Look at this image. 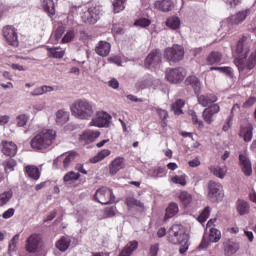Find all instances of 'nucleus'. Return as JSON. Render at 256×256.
<instances>
[{
  "instance_id": "obj_34",
  "label": "nucleus",
  "mask_w": 256,
  "mask_h": 256,
  "mask_svg": "<svg viewBox=\"0 0 256 256\" xmlns=\"http://www.w3.org/2000/svg\"><path fill=\"white\" fill-rule=\"evenodd\" d=\"M41 7L48 15L55 14V3L53 0H40Z\"/></svg>"
},
{
  "instance_id": "obj_11",
  "label": "nucleus",
  "mask_w": 256,
  "mask_h": 256,
  "mask_svg": "<svg viewBox=\"0 0 256 256\" xmlns=\"http://www.w3.org/2000/svg\"><path fill=\"white\" fill-rule=\"evenodd\" d=\"M249 15H251V9L239 11L235 15H232L227 20L223 21L222 26L225 27L227 23H229L230 25H240V23H243V21H245V19H247Z\"/></svg>"
},
{
  "instance_id": "obj_31",
  "label": "nucleus",
  "mask_w": 256,
  "mask_h": 256,
  "mask_svg": "<svg viewBox=\"0 0 256 256\" xmlns=\"http://www.w3.org/2000/svg\"><path fill=\"white\" fill-rule=\"evenodd\" d=\"M71 245V238L63 236L56 242V247L59 251H67Z\"/></svg>"
},
{
  "instance_id": "obj_19",
  "label": "nucleus",
  "mask_w": 256,
  "mask_h": 256,
  "mask_svg": "<svg viewBox=\"0 0 256 256\" xmlns=\"http://www.w3.org/2000/svg\"><path fill=\"white\" fill-rule=\"evenodd\" d=\"M100 135H101V132L99 131L86 130L80 136V143H84V144L93 143V141H95V139H97Z\"/></svg>"
},
{
  "instance_id": "obj_63",
  "label": "nucleus",
  "mask_w": 256,
  "mask_h": 256,
  "mask_svg": "<svg viewBox=\"0 0 256 256\" xmlns=\"http://www.w3.org/2000/svg\"><path fill=\"white\" fill-rule=\"evenodd\" d=\"M159 253V244H153L150 247V256H157Z\"/></svg>"
},
{
  "instance_id": "obj_57",
  "label": "nucleus",
  "mask_w": 256,
  "mask_h": 256,
  "mask_svg": "<svg viewBox=\"0 0 256 256\" xmlns=\"http://www.w3.org/2000/svg\"><path fill=\"white\" fill-rule=\"evenodd\" d=\"M151 85H153L151 80H140L136 83L138 89H147V87H151Z\"/></svg>"
},
{
  "instance_id": "obj_36",
  "label": "nucleus",
  "mask_w": 256,
  "mask_h": 256,
  "mask_svg": "<svg viewBox=\"0 0 256 256\" xmlns=\"http://www.w3.org/2000/svg\"><path fill=\"white\" fill-rule=\"evenodd\" d=\"M222 59L223 55L221 53L213 51L207 56L206 61L208 65H217V63H221Z\"/></svg>"
},
{
  "instance_id": "obj_53",
  "label": "nucleus",
  "mask_w": 256,
  "mask_h": 256,
  "mask_svg": "<svg viewBox=\"0 0 256 256\" xmlns=\"http://www.w3.org/2000/svg\"><path fill=\"white\" fill-rule=\"evenodd\" d=\"M210 213H211V209L209 207H206L198 217L199 223H205V221L209 219Z\"/></svg>"
},
{
  "instance_id": "obj_22",
  "label": "nucleus",
  "mask_w": 256,
  "mask_h": 256,
  "mask_svg": "<svg viewBox=\"0 0 256 256\" xmlns=\"http://www.w3.org/2000/svg\"><path fill=\"white\" fill-rule=\"evenodd\" d=\"M239 135L246 143H249V141L253 139V125L248 123L244 126H241Z\"/></svg>"
},
{
  "instance_id": "obj_48",
  "label": "nucleus",
  "mask_w": 256,
  "mask_h": 256,
  "mask_svg": "<svg viewBox=\"0 0 256 256\" xmlns=\"http://www.w3.org/2000/svg\"><path fill=\"white\" fill-rule=\"evenodd\" d=\"M126 203L129 207H139V209H145V204L140 200H137L135 197H128Z\"/></svg>"
},
{
  "instance_id": "obj_3",
  "label": "nucleus",
  "mask_w": 256,
  "mask_h": 256,
  "mask_svg": "<svg viewBox=\"0 0 256 256\" xmlns=\"http://www.w3.org/2000/svg\"><path fill=\"white\" fill-rule=\"evenodd\" d=\"M168 241L173 245H182L180 253L183 254L189 249V235L181 224H174L168 231Z\"/></svg>"
},
{
  "instance_id": "obj_41",
  "label": "nucleus",
  "mask_w": 256,
  "mask_h": 256,
  "mask_svg": "<svg viewBox=\"0 0 256 256\" xmlns=\"http://www.w3.org/2000/svg\"><path fill=\"white\" fill-rule=\"evenodd\" d=\"M111 155V150L109 149H103L100 152L97 153L96 156L90 159L92 163H99V161H103V159H106V157H109Z\"/></svg>"
},
{
  "instance_id": "obj_54",
  "label": "nucleus",
  "mask_w": 256,
  "mask_h": 256,
  "mask_svg": "<svg viewBox=\"0 0 256 256\" xmlns=\"http://www.w3.org/2000/svg\"><path fill=\"white\" fill-rule=\"evenodd\" d=\"M18 127H25L27 125V121H29V116L25 114H20L16 118Z\"/></svg>"
},
{
  "instance_id": "obj_7",
  "label": "nucleus",
  "mask_w": 256,
  "mask_h": 256,
  "mask_svg": "<svg viewBox=\"0 0 256 256\" xmlns=\"http://www.w3.org/2000/svg\"><path fill=\"white\" fill-rule=\"evenodd\" d=\"M183 57H185V50L183 46L174 44L172 47H168L164 51V58L167 61H172L173 63H177L178 61H182Z\"/></svg>"
},
{
  "instance_id": "obj_56",
  "label": "nucleus",
  "mask_w": 256,
  "mask_h": 256,
  "mask_svg": "<svg viewBox=\"0 0 256 256\" xmlns=\"http://www.w3.org/2000/svg\"><path fill=\"white\" fill-rule=\"evenodd\" d=\"M192 122L194 125H198L199 129H204L205 123L197 118L196 112H191Z\"/></svg>"
},
{
  "instance_id": "obj_18",
  "label": "nucleus",
  "mask_w": 256,
  "mask_h": 256,
  "mask_svg": "<svg viewBox=\"0 0 256 256\" xmlns=\"http://www.w3.org/2000/svg\"><path fill=\"white\" fill-rule=\"evenodd\" d=\"M2 153L8 157H15L17 155V144L11 141L2 142Z\"/></svg>"
},
{
  "instance_id": "obj_32",
  "label": "nucleus",
  "mask_w": 256,
  "mask_h": 256,
  "mask_svg": "<svg viewBox=\"0 0 256 256\" xmlns=\"http://www.w3.org/2000/svg\"><path fill=\"white\" fill-rule=\"evenodd\" d=\"M177 213H179V205L175 202H172L166 208V213H165L164 219H171V218L175 217V215H177Z\"/></svg>"
},
{
  "instance_id": "obj_52",
  "label": "nucleus",
  "mask_w": 256,
  "mask_h": 256,
  "mask_svg": "<svg viewBox=\"0 0 256 256\" xmlns=\"http://www.w3.org/2000/svg\"><path fill=\"white\" fill-rule=\"evenodd\" d=\"M210 71H219L220 73L228 75V77L233 76V71L231 70V67H211Z\"/></svg>"
},
{
  "instance_id": "obj_9",
  "label": "nucleus",
  "mask_w": 256,
  "mask_h": 256,
  "mask_svg": "<svg viewBox=\"0 0 256 256\" xmlns=\"http://www.w3.org/2000/svg\"><path fill=\"white\" fill-rule=\"evenodd\" d=\"M187 77V72L183 68H172L166 72V79L169 83H181Z\"/></svg>"
},
{
  "instance_id": "obj_5",
  "label": "nucleus",
  "mask_w": 256,
  "mask_h": 256,
  "mask_svg": "<svg viewBox=\"0 0 256 256\" xmlns=\"http://www.w3.org/2000/svg\"><path fill=\"white\" fill-rule=\"evenodd\" d=\"M208 199L212 203H221L225 199V192H223V185L221 183L215 181L208 183Z\"/></svg>"
},
{
  "instance_id": "obj_35",
  "label": "nucleus",
  "mask_w": 256,
  "mask_h": 256,
  "mask_svg": "<svg viewBox=\"0 0 256 256\" xmlns=\"http://www.w3.org/2000/svg\"><path fill=\"white\" fill-rule=\"evenodd\" d=\"M185 107V100L178 99L171 105V111L174 115H183V108Z\"/></svg>"
},
{
  "instance_id": "obj_15",
  "label": "nucleus",
  "mask_w": 256,
  "mask_h": 256,
  "mask_svg": "<svg viewBox=\"0 0 256 256\" xmlns=\"http://www.w3.org/2000/svg\"><path fill=\"white\" fill-rule=\"evenodd\" d=\"M153 7L162 13H169V11H173L175 4L172 2V0H156Z\"/></svg>"
},
{
  "instance_id": "obj_37",
  "label": "nucleus",
  "mask_w": 256,
  "mask_h": 256,
  "mask_svg": "<svg viewBox=\"0 0 256 256\" xmlns=\"http://www.w3.org/2000/svg\"><path fill=\"white\" fill-rule=\"evenodd\" d=\"M62 157L63 167L64 169H68L71 166V162L75 161V157H77V152H69L64 154Z\"/></svg>"
},
{
  "instance_id": "obj_50",
  "label": "nucleus",
  "mask_w": 256,
  "mask_h": 256,
  "mask_svg": "<svg viewBox=\"0 0 256 256\" xmlns=\"http://www.w3.org/2000/svg\"><path fill=\"white\" fill-rule=\"evenodd\" d=\"M125 1L126 0H114L113 1L114 13H121V11H123V9H125Z\"/></svg>"
},
{
  "instance_id": "obj_4",
  "label": "nucleus",
  "mask_w": 256,
  "mask_h": 256,
  "mask_svg": "<svg viewBox=\"0 0 256 256\" xmlns=\"http://www.w3.org/2000/svg\"><path fill=\"white\" fill-rule=\"evenodd\" d=\"M71 113L76 119L89 121L95 115L93 103L87 99H78L71 106Z\"/></svg>"
},
{
  "instance_id": "obj_13",
  "label": "nucleus",
  "mask_w": 256,
  "mask_h": 256,
  "mask_svg": "<svg viewBox=\"0 0 256 256\" xmlns=\"http://www.w3.org/2000/svg\"><path fill=\"white\" fill-rule=\"evenodd\" d=\"M41 236L32 234L26 242V251L29 253H37L40 249Z\"/></svg>"
},
{
  "instance_id": "obj_49",
  "label": "nucleus",
  "mask_w": 256,
  "mask_h": 256,
  "mask_svg": "<svg viewBox=\"0 0 256 256\" xmlns=\"http://www.w3.org/2000/svg\"><path fill=\"white\" fill-rule=\"evenodd\" d=\"M81 177V174L79 172L70 171L66 173L63 177L64 183H69L70 181H77Z\"/></svg>"
},
{
  "instance_id": "obj_62",
  "label": "nucleus",
  "mask_w": 256,
  "mask_h": 256,
  "mask_svg": "<svg viewBox=\"0 0 256 256\" xmlns=\"http://www.w3.org/2000/svg\"><path fill=\"white\" fill-rule=\"evenodd\" d=\"M156 111H157L160 119H162V121H165V119H167V117H168L167 110H163L161 108H156Z\"/></svg>"
},
{
  "instance_id": "obj_30",
  "label": "nucleus",
  "mask_w": 256,
  "mask_h": 256,
  "mask_svg": "<svg viewBox=\"0 0 256 256\" xmlns=\"http://www.w3.org/2000/svg\"><path fill=\"white\" fill-rule=\"evenodd\" d=\"M185 85H190V87L194 89L195 93H199V91H201V82L196 76H189L186 78Z\"/></svg>"
},
{
  "instance_id": "obj_40",
  "label": "nucleus",
  "mask_w": 256,
  "mask_h": 256,
  "mask_svg": "<svg viewBox=\"0 0 256 256\" xmlns=\"http://www.w3.org/2000/svg\"><path fill=\"white\" fill-rule=\"evenodd\" d=\"M51 91H53V87L51 86L37 87L32 92H30V96L39 97V95H45V93H51Z\"/></svg>"
},
{
  "instance_id": "obj_64",
  "label": "nucleus",
  "mask_w": 256,
  "mask_h": 256,
  "mask_svg": "<svg viewBox=\"0 0 256 256\" xmlns=\"http://www.w3.org/2000/svg\"><path fill=\"white\" fill-rule=\"evenodd\" d=\"M256 103V98L255 97H250L248 100H246L243 104V107H253Z\"/></svg>"
},
{
  "instance_id": "obj_38",
  "label": "nucleus",
  "mask_w": 256,
  "mask_h": 256,
  "mask_svg": "<svg viewBox=\"0 0 256 256\" xmlns=\"http://www.w3.org/2000/svg\"><path fill=\"white\" fill-rule=\"evenodd\" d=\"M236 209L239 215H247L251 206H249V203L245 200H238Z\"/></svg>"
},
{
  "instance_id": "obj_6",
  "label": "nucleus",
  "mask_w": 256,
  "mask_h": 256,
  "mask_svg": "<svg viewBox=\"0 0 256 256\" xmlns=\"http://www.w3.org/2000/svg\"><path fill=\"white\" fill-rule=\"evenodd\" d=\"M94 200L101 203V205H111V203H115V195L110 188L101 187L96 190Z\"/></svg>"
},
{
  "instance_id": "obj_51",
  "label": "nucleus",
  "mask_w": 256,
  "mask_h": 256,
  "mask_svg": "<svg viewBox=\"0 0 256 256\" xmlns=\"http://www.w3.org/2000/svg\"><path fill=\"white\" fill-rule=\"evenodd\" d=\"M210 71H219L220 73L228 75V77L233 76V71L231 70V67H211Z\"/></svg>"
},
{
  "instance_id": "obj_59",
  "label": "nucleus",
  "mask_w": 256,
  "mask_h": 256,
  "mask_svg": "<svg viewBox=\"0 0 256 256\" xmlns=\"http://www.w3.org/2000/svg\"><path fill=\"white\" fill-rule=\"evenodd\" d=\"M75 38V32L74 31H69L65 34V36L62 38V43H70V41H73Z\"/></svg>"
},
{
  "instance_id": "obj_27",
  "label": "nucleus",
  "mask_w": 256,
  "mask_h": 256,
  "mask_svg": "<svg viewBox=\"0 0 256 256\" xmlns=\"http://www.w3.org/2000/svg\"><path fill=\"white\" fill-rule=\"evenodd\" d=\"M166 27L172 29V31H177L181 27V18L179 16H170L166 20Z\"/></svg>"
},
{
  "instance_id": "obj_14",
  "label": "nucleus",
  "mask_w": 256,
  "mask_h": 256,
  "mask_svg": "<svg viewBox=\"0 0 256 256\" xmlns=\"http://www.w3.org/2000/svg\"><path fill=\"white\" fill-rule=\"evenodd\" d=\"M161 63V51L153 50L151 51L145 60V67H157Z\"/></svg>"
},
{
  "instance_id": "obj_25",
  "label": "nucleus",
  "mask_w": 256,
  "mask_h": 256,
  "mask_svg": "<svg viewBox=\"0 0 256 256\" xmlns=\"http://www.w3.org/2000/svg\"><path fill=\"white\" fill-rule=\"evenodd\" d=\"M178 199L183 207H191L193 203V195L187 191H181L178 195Z\"/></svg>"
},
{
  "instance_id": "obj_29",
  "label": "nucleus",
  "mask_w": 256,
  "mask_h": 256,
  "mask_svg": "<svg viewBox=\"0 0 256 256\" xmlns=\"http://www.w3.org/2000/svg\"><path fill=\"white\" fill-rule=\"evenodd\" d=\"M25 173L30 177V179H34V181H37L41 177V172H39V168L34 165L26 166Z\"/></svg>"
},
{
  "instance_id": "obj_61",
  "label": "nucleus",
  "mask_w": 256,
  "mask_h": 256,
  "mask_svg": "<svg viewBox=\"0 0 256 256\" xmlns=\"http://www.w3.org/2000/svg\"><path fill=\"white\" fill-rule=\"evenodd\" d=\"M13 215H15V209L10 208L2 214V217H3V219H11V217H13Z\"/></svg>"
},
{
  "instance_id": "obj_45",
  "label": "nucleus",
  "mask_w": 256,
  "mask_h": 256,
  "mask_svg": "<svg viewBox=\"0 0 256 256\" xmlns=\"http://www.w3.org/2000/svg\"><path fill=\"white\" fill-rule=\"evenodd\" d=\"M171 181L175 185H181V187H185V185H187V175H175L171 178Z\"/></svg>"
},
{
  "instance_id": "obj_60",
  "label": "nucleus",
  "mask_w": 256,
  "mask_h": 256,
  "mask_svg": "<svg viewBox=\"0 0 256 256\" xmlns=\"http://www.w3.org/2000/svg\"><path fill=\"white\" fill-rule=\"evenodd\" d=\"M104 212H105L106 217H115V215L117 213V208L115 206L107 207V208H105Z\"/></svg>"
},
{
  "instance_id": "obj_2",
  "label": "nucleus",
  "mask_w": 256,
  "mask_h": 256,
  "mask_svg": "<svg viewBox=\"0 0 256 256\" xmlns=\"http://www.w3.org/2000/svg\"><path fill=\"white\" fill-rule=\"evenodd\" d=\"M57 137V132L53 129H45L36 134L30 141V147L34 151H43L49 149L53 145V141Z\"/></svg>"
},
{
  "instance_id": "obj_20",
  "label": "nucleus",
  "mask_w": 256,
  "mask_h": 256,
  "mask_svg": "<svg viewBox=\"0 0 256 256\" xmlns=\"http://www.w3.org/2000/svg\"><path fill=\"white\" fill-rule=\"evenodd\" d=\"M241 249V244L235 240L229 239L224 243V252L226 255H235Z\"/></svg>"
},
{
  "instance_id": "obj_58",
  "label": "nucleus",
  "mask_w": 256,
  "mask_h": 256,
  "mask_svg": "<svg viewBox=\"0 0 256 256\" xmlns=\"http://www.w3.org/2000/svg\"><path fill=\"white\" fill-rule=\"evenodd\" d=\"M167 175V169L159 167L153 171V177H165Z\"/></svg>"
},
{
  "instance_id": "obj_8",
  "label": "nucleus",
  "mask_w": 256,
  "mask_h": 256,
  "mask_svg": "<svg viewBox=\"0 0 256 256\" xmlns=\"http://www.w3.org/2000/svg\"><path fill=\"white\" fill-rule=\"evenodd\" d=\"M3 37L12 47H19V36L17 34V29L13 26H5L2 30Z\"/></svg>"
},
{
  "instance_id": "obj_26",
  "label": "nucleus",
  "mask_w": 256,
  "mask_h": 256,
  "mask_svg": "<svg viewBox=\"0 0 256 256\" xmlns=\"http://www.w3.org/2000/svg\"><path fill=\"white\" fill-rule=\"evenodd\" d=\"M210 173H212L218 179H225V175H227V168L221 167L219 165H212L209 167Z\"/></svg>"
},
{
  "instance_id": "obj_42",
  "label": "nucleus",
  "mask_w": 256,
  "mask_h": 256,
  "mask_svg": "<svg viewBox=\"0 0 256 256\" xmlns=\"http://www.w3.org/2000/svg\"><path fill=\"white\" fill-rule=\"evenodd\" d=\"M65 33V27L59 26L55 32L50 37L51 43H59L61 41V37H63V34Z\"/></svg>"
},
{
  "instance_id": "obj_1",
  "label": "nucleus",
  "mask_w": 256,
  "mask_h": 256,
  "mask_svg": "<svg viewBox=\"0 0 256 256\" xmlns=\"http://www.w3.org/2000/svg\"><path fill=\"white\" fill-rule=\"evenodd\" d=\"M236 53L238 58L234 60V64L238 68V71L241 75H251V71L255 69L256 66V49L250 53L248 59L243 60L247 57L249 53V48L245 39H240L236 46Z\"/></svg>"
},
{
  "instance_id": "obj_21",
  "label": "nucleus",
  "mask_w": 256,
  "mask_h": 256,
  "mask_svg": "<svg viewBox=\"0 0 256 256\" xmlns=\"http://www.w3.org/2000/svg\"><path fill=\"white\" fill-rule=\"evenodd\" d=\"M95 51L100 57H107L111 53V44L107 41H100Z\"/></svg>"
},
{
  "instance_id": "obj_43",
  "label": "nucleus",
  "mask_w": 256,
  "mask_h": 256,
  "mask_svg": "<svg viewBox=\"0 0 256 256\" xmlns=\"http://www.w3.org/2000/svg\"><path fill=\"white\" fill-rule=\"evenodd\" d=\"M49 51V57H53L54 59H63L65 57V50L55 47V48H47Z\"/></svg>"
},
{
  "instance_id": "obj_28",
  "label": "nucleus",
  "mask_w": 256,
  "mask_h": 256,
  "mask_svg": "<svg viewBox=\"0 0 256 256\" xmlns=\"http://www.w3.org/2000/svg\"><path fill=\"white\" fill-rule=\"evenodd\" d=\"M69 121V112L60 109L56 112L55 122L57 125L63 126Z\"/></svg>"
},
{
  "instance_id": "obj_12",
  "label": "nucleus",
  "mask_w": 256,
  "mask_h": 256,
  "mask_svg": "<svg viewBox=\"0 0 256 256\" xmlns=\"http://www.w3.org/2000/svg\"><path fill=\"white\" fill-rule=\"evenodd\" d=\"M221 111V107H219V104H213L202 112V118L207 123V125H211L215 121V116L217 113Z\"/></svg>"
},
{
  "instance_id": "obj_39",
  "label": "nucleus",
  "mask_w": 256,
  "mask_h": 256,
  "mask_svg": "<svg viewBox=\"0 0 256 256\" xmlns=\"http://www.w3.org/2000/svg\"><path fill=\"white\" fill-rule=\"evenodd\" d=\"M13 199V190L9 189L0 194V207H5Z\"/></svg>"
},
{
  "instance_id": "obj_33",
  "label": "nucleus",
  "mask_w": 256,
  "mask_h": 256,
  "mask_svg": "<svg viewBox=\"0 0 256 256\" xmlns=\"http://www.w3.org/2000/svg\"><path fill=\"white\" fill-rule=\"evenodd\" d=\"M91 13H93V11H89L88 8H84L82 10L81 19L83 23H87L88 25H95V19L97 16L95 15L94 17H92Z\"/></svg>"
},
{
  "instance_id": "obj_16",
  "label": "nucleus",
  "mask_w": 256,
  "mask_h": 256,
  "mask_svg": "<svg viewBox=\"0 0 256 256\" xmlns=\"http://www.w3.org/2000/svg\"><path fill=\"white\" fill-rule=\"evenodd\" d=\"M121 169H125V158L116 157L109 166L110 175H117Z\"/></svg>"
},
{
  "instance_id": "obj_46",
  "label": "nucleus",
  "mask_w": 256,
  "mask_h": 256,
  "mask_svg": "<svg viewBox=\"0 0 256 256\" xmlns=\"http://www.w3.org/2000/svg\"><path fill=\"white\" fill-rule=\"evenodd\" d=\"M4 169L6 173H11V171H15V167H17V161L13 158H9L3 163Z\"/></svg>"
},
{
  "instance_id": "obj_55",
  "label": "nucleus",
  "mask_w": 256,
  "mask_h": 256,
  "mask_svg": "<svg viewBox=\"0 0 256 256\" xmlns=\"http://www.w3.org/2000/svg\"><path fill=\"white\" fill-rule=\"evenodd\" d=\"M134 25L136 27H149V25H151V20L147 18H140L135 21Z\"/></svg>"
},
{
  "instance_id": "obj_17",
  "label": "nucleus",
  "mask_w": 256,
  "mask_h": 256,
  "mask_svg": "<svg viewBox=\"0 0 256 256\" xmlns=\"http://www.w3.org/2000/svg\"><path fill=\"white\" fill-rule=\"evenodd\" d=\"M199 105L202 107H211L213 103H217L218 98L215 94L198 95L197 97Z\"/></svg>"
},
{
  "instance_id": "obj_24",
  "label": "nucleus",
  "mask_w": 256,
  "mask_h": 256,
  "mask_svg": "<svg viewBox=\"0 0 256 256\" xmlns=\"http://www.w3.org/2000/svg\"><path fill=\"white\" fill-rule=\"evenodd\" d=\"M240 163L242 165V171L244 175H251L253 173V169L251 168V161H249V158H247V155L240 154L239 155Z\"/></svg>"
},
{
  "instance_id": "obj_47",
  "label": "nucleus",
  "mask_w": 256,
  "mask_h": 256,
  "mask_svg": "<svg viewBox=\"0 0 256 256\" xmlns=\"http://www.w3.org/2000/svg\"><path fill=\"white\" fill-rule=\"evenodd\" d=\"M209 239L212 243H219L221 241V231L216 228H210Z\"/></svg>"
},
{
  "instance_id": "obj_44",
  "label": "nucleus",
  "mask_w": 256,
  "mask_h": 256,
  "mask_svg": "<svg viewBox=\"0 0 256 256\" xmlns=\"http://www.w3.org/2000/svg\"><path fill=\"white\" fill-rule=\"evenodd\" d=\"M88 11H92L90 13L91 17H95V23H97V21L99 19H101V15H103V9L101 8V6H91L89 8H87Z\"/></svg>"
},
{
  "instance_id": "obj_10",
  "label": "nucleus",
  "mask_w": 256,
  "mask_h": 256,
  "mask_svg": "<svg viewBox=\"0 0 256 256\" xmlns=\"http://www.w3.org/2000/svg\"><path fill=\"white\" fill-rule=\"evenodd\" d=\"M111 123V115L109 113L104 111H99L96 113V116L92 119L90 122V125L92 127H109V124Z\"/></svg>"
},
{
  "instance_id": "obj_23",
  "label": "nucleus",
  "mask_w": 256,
  "mask_h": 256,
  "mask_svg": "<svg viewBox=\"0 0 256 256\" xmlns=\"http://www.w3.org/2000/svg\"><path fill=\"white\" fill-rule=\"evenodd\" d=\"M139 247V242L137 240L130 241L127 245L123 248L119 256H131L133 255L134 251H137Z\"/></svg>"
}]
</instances>
